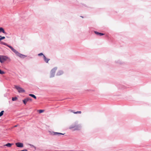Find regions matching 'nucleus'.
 Listing matches in <instances>:
<instances>
[{
	"label": "nucleus",
	"instance_id": "obj_6",
	"mask_svg": "<svg viewBox=\"0 0 151 151\" xmlns=\"http://www.w3.org/2000/svg\"><path fill=\"white\" fill-rule=\"evenodd\" d=\"M15 145L16 146L18 147H24V145L22 143L20 142H17L15 143Z\"/></svg>",
	"mask_w": 151,
	"mask_h": 151
},
{
	"label": "nucleus",
	"instance_id": "obj_15",
	"mask_svg": "<svg viewBox=\"0 0 151 151\" xmlns=\"http://www.w3.org/2000/svg\"><path fill=\"white\" fill-rule=\"evenodd\" d=\"M28 101V99L26 98L22 100V102L24 104L26 105L27 102Z\"/></svg>",
	"mask_w": 151,
	"mask_h": 151
},
{
	"label": "nucleus",
	"instance_id": "obj_3",
	"mask_svg": "<svg viewBox=\"0 0 151 151\" xmlns=\"http://www.w3.org/2000/svg\"><path fill=\"white\" fill-rule=\"evenodd\" d=\"M8 58V57L7 56L0 55V62L1 63H2Z\"/></svg>",
	"mask_w": 151,
	"mask_h": 151
},
{
	"label": "nucleus",
	"instance_id": "obj_31",
	"mask_svg": "<svg viewBox=\"0 0 151 151\" xmlns=\"http://www.w3.org/2000/svg\"><path fill=\"white\" fill-rule=\"evenodd\" d=\"M81 17H82V18L83 17H82V16H81Z\"/></svg>",
	"mask_w": 151,
	"mask_h": 151
},
{
	"label": "nucleus",
	"instance_id": "obj_1",
	"mask_svg": "<svg viewBox=\"0 0 151 151\" xmlns=\"http://www.w3.org/2000/svg\"><path fill=\"white\" fill-rule=\"evenodd\" d=\"M57 69V67H55L51 70L50 72V78H51L54 77Z\"/></svg>",
	"mask_w": 151,
	"mask_h": 151
},
{
	"label": "nucleus",
	"instance_id": "obj_13",
	"mask_svg": "<svg viewBox=\"0 0 151 151\" xmlns=\"http://www.w3.org/2000/svg\"><path fill=\"white\" fill-rule=\"evenodd\" d=\"M14 145L13 143H8L5 145H4L8 147H11L12 145Z\"/></svg>",
	"mask_w": 151,
	"mask_h": 151
},
{
	"label": "nucleus",
	"instance_id": "obj_26",
	"mask_svg": "<svg viewBox=\"0 0 151 151\" xmlns=\"http://www.w3.org/2000/svg\"><path fill=\"white\" fill-rule=\"evenodd\" d=\"M87 90L88 91H94L93 90Z\"/></svg>",
	"mask_w": 151,
	"mask_h": 151
},
{
	"label": "nucleus",
	"instance_id": "obj_25",
	"mask_svg": "<svg viewBox=\"0 0 151 151\" xmlns=\"http://www.w3.org/2000/svg\"><path fill=\"white\" fill-rule=\"evenodd\" d=\"M26 99H28V101H31L32 100V99H31L30 98H28V97H27V98H26Z\"/></svg>",
	"mask_w": 151,
	"mask_h": 151
},
{
	"label": "nucleus",
	"instance_id": "obj_4",
	"mask_svg": "<svg viewBox=\"0 0 151 151\" xmlns=\"http://www.w3.org/2000/svg\"><path fill=\"white\" fill-rule=\"evenodd\" d=\"M50 135H58L60 136L61 135H64L65 133L63 134L60 132H49Z\"/></svg>",
	"mask_w": 151,
	"mask_h": 151
},
{
	"label": "nucleus",
	"instance_id": "obj_18",
	"mask_svg": "<svg viewBox=\"0 0 151 151\" xmlns=\"http://www.w3.org/2000/svg\"><path fill=\"white\" fill-rule=\"evenodd\" d=\"M0 43L1 44H2V45H6V46H7V45H8V44H7L5 42H2V41H1L0 42Z\"/></svg>",
	"mask_w": 151,
	"mask_h": 151
},
{
	"label": "nucleus",
	"instance_id": "obj_17",
	"mask_svg": "<svg viewBox=\"0 0 151 151\" xmlns=\"http://www.w3.org/2000/svg\"><path fill=\"white\" fill-rule=\"evenodd\" d=\"M71 112L75 114H81V111H77L76 112H74L73 110H71Z\"/></svg>",
	"mask_w": 151,
	"mask_h": 151
},
{
	"label": "nucleus",
	"instance_id": "obj_8",
	"mask_svg": "<svg viewBox=\"0 0 151 151\" xmlns=\"http://www.w3.org/2000/svg\"><path fill=\"white\" fill-rule=\"evenodd\" d=\"M94 32L95 33V34H96L97 35H99L100 36H103L105 35V34L104 33L99 32L96 31H94Z\"/></svg>",
	"mask_w": 151,
	"mask_h": 151
},
{
	"label": "nucleus",
	"instance_id": "obj_21",
	"mask_svg": "<svg viewBox=\"0 0 151 151\" xmlns=\"http://www.w3.org/2000/svg\"><path fill=\"white\" fill-rule=\"evenodd\" d=\"M29 145H30L31 147H33L34 148L35 150H36V147H35V146H34V145H33L32 144H29Z\"/></svg>",
	"mask_w": 151,
	"mask_h": 151
},
{
	"label": "nucleus",
	"instance_id": "obj_10",
	"mask_svg": "<svg viewBox=\"0 0 151 151\" xmlns=\"http://www.w3.org/2000/svg\"><path fill=\"white\" fill-rule=\"evenodd\" d=\"M7 46L8 47H9L10 48L11 50H12V51L13 52H14L15 53L17 51L12 46L9 45L8 44V45Z\"/></svg>",
	"mask_w": 151,
	"mask_h": 151
},
{
	"label": "nucleus",
	"instance_id": "obj_5",
	"mask_svg": "<svg viewBox=\"0 0 151 151\" xmlns=\"http://www.w3.org/2000/svg\"><path fill=\"white\" fill-rule=\"evenodd\" d=\"M15 54L16 55L18 56H19V57H20V58L24 59L25 57H26L27 56V55H24L22 54H21L20 53H19V52H18V51H17L15 53Z\"/></svg>",
	"mask_w": 151,
	"mask_h": 151
},
{
	"label": "nucleus",
	"instance_id": "obj_30",
	"mask_svg": "<svg viewBox=\"0 0 151 151\" xmlns=\"http://www.w3.org/2000/svg\"><path fill=\"white\" fill-rule=\"evenodd\" d=\"M30 58H32V57H30Z\"/></svg>",
	"mask_w": 151,
	"mask_h": 151
},
{
	"label": "nucleus",
	"instance_id": "obj_27",
	"mask_svg": "<svg viewBox=\"0 0 151 151\" xmlns=\"http://www.w3.org/2000/svg\"><path fill=\"white\" fill-rule=\"evenodd\" d=\"M17 127V125H15V126H14V127Z\"/></svg>",
	"mask_w": 151,
	"mask_h": 151
},
{
	"label": "nucleus",
	"instance_id": "obj_20",
	"mask_svg": "<svg viewBox=\"0 0 151 151\" xmlns=\"http://www.w3.org/2000/svg\"><path fill=\"white\" fill-rule=\"evenodd\" d=\"M44 111V110L43 109H40L38 110V111L40 114L42 113Z\"/></svg>",
	"mask_w": 151,
	"mask_h": 151
},
{
	"label": "nucleus",
	"instance_id": "obj_11",
	"mask_svg": "<svg viewBox=\"0 0 151 151\" xmlns=\"http://www.w3.org/2000/svg\"><path fill=\"white\" fill-rule=\"evenodd\" d=\"M43 58L45 62L46 63H48V61L50 60V59L49 58H47L45 55H44Z\"/></svg>",
	"mask_w": 151,
	"mask_h": 151
},
{
	"label": "nucleus",
	"instance_id": "obj_7",
	"mask_svg": "<svg viewBox=\"0 0 151 151\" xmlns=\"http://www.w3.org/2000/svg\"><path fill=\"white\" fill-rule=\"evenodd\" d=\"M75 128V130H80V127L78 126H76V125H71L70 127V129H72V128Z\"/></svg>",
	"mask_w": 151,
	"mask_h": 151
},
{
	"label": "nucleus",
	"instance_id": "obj_22",
	"mask_svg": "<svg viewBox=\"0 0 151 151\" xmlns=\"http://www.w3.org/2000/svg\"><path fill=\"white\" fill-rule=\"evenodd\" d=\"M5 38L4 36H2L1 35H0V40L1 41V40L5 39Z\"/></svg>",
	"mask_w": 151,
	"mask_h": 151
},
{
	"label": "nucleus",
	"instance_id": "obj_29",
	"mask_svg": "<svg viewBox=\"0 0 151 151\" xmlns=\"http://www.w3.org/2000/svg\"><path fill=\"white\" fill-rule=\"evenodd\" d=\"M6 37H7V38H9V37H8V36H6Z\"/></svg>",
	"mask_w": 151,
	"mask_h": 151
},
{
	"label": "nucleus",
	"instance_id": "obj_24",
	"mask_svg": "<svg viewBox=\"0 0 151 151\" xmlns=\"http://www.w3.org/2000/svg\"><path fill=\"white\" fill-rule=\"evenodd\" d=\"M38 56H41L43 55V57L44 56V55H45L43 54L42 52L38 54Z\"/></svg>",
	"mask_w": 151,
	"mask_h": 151
},
{
	"label": "nucleus",
	"instance_id": "obj_9",
	"mask_svg": "<svg viewBox=\"0 0 151 151\" xmlns=\"http://www.w3.org/2000/svg\"><path fill=\"white\" fill-rule=\"evenodd\" d=\"M0 32H2L6 35H7V33L5 32L4 29L2 27H0Z\"/></svg>",
	"mask_w": 151,
	"mask_h": 151
},
{
	"label": "nucleus",
	"instance_id": "obj_16",
	"mask_svg": "<svg viewBox=\"0 0 151 151\" xmlns=\"http://www.w3.org/2000/svg\"><path fill=\"white\" fill-rule=\"evenodd\" d=\"M29 96L32 97L35 99H37L36 96L33 94H29Z\"/></svg>",
	"mask_w": 151,
	"mask_h": 151
},
{
	"label": "nucleus",
	"instance_id": "obj_28",
	"mask_svg": "<svg viewBox=\"0 0 151 151\" xmlns=\"http://www.w3.org/2000/svg\"><path fill=\"white\" fill-rule=\"evenodd\" d=\"M6 37H7V38H9V37H8V36H6Z\"/></svg>",
	"mask_w": 151,
	"mask_h": 151
},
{
	"label": "nucleus",
	"instance_id": "obj_2",
	"mask_svg": "<svg viewBox=\"0 0 151 151\" xmlns=\"http://www.w3.org/2000/svg\"><path fill=\"white\" fill-rule=\"evenodd\" d=\"M14 87L15 88H16L17 90V91L19 93H22L25 92V91L24 90L18 86L15 85Z\"/></svg>",
	"mask_w": 151,
	"mask_h": 151
},
{
	"label": "nucleus",
	"instance_id": "obj_19",
	"mask_svg": "<svg viewBox=\"0 0 151 151\" xmlns=\"http://www.w3.org/2000/svg\"><path fill=\"white\" fill-rule=\"evenodd\" d=\"M17 99V97H13L12 98V100L13 101H16Z\"/></svg>",
	"mask_w": 151,
	"mask_h": 151
},
{
	"label": "nucleus",
	"instance_id": "obj_12",
	"mask_svg": "<svg viewBox=\"0 0 151 151\" xmlns=\"http://www.w3.org/2000/svg\"><path fill=\"white\" fill-rule=\"evenodd\" d=\"M63 72L62 70H59L57 73L56 75L60 76L63 74Z\"/></svg>",
	"mask_w": 151,
	"mask_h": 151
},
{
	"label": "nucleus",
	"instance_id": "obj_23",
	"mask_svg": "<svg viewBox=\"0 0 151 151\" xmlns=\"http://www.w3.org/2000/svg\"><path fill=\"white\" fill-rule=\"evenodd\" d=\"M4 112V111H1L0 112V116H2L3 115Z\"/></svg>",
	"mask_w": 151,
	"mask_h": 151
},
{
	"label": "nucleus",
	"instance_id": "obj_14",
	"mask_svg": "<svg viewBox=\"0 0 151 151\" xmlns=\"http://www.w3.org/2000/svg\"><path fill=\"white\" fill-rule=\"evenodd\" d=\"M115 62L116 63H117L119 64H121L123 63L120 60H117L115 61Z\"/></svg>",
	"mask_w": 151,
	"mask_h": 151
},
{
	"label": "nucleus",
	"instance_id": "obj_32",
	"mask_svg": "<svg viewBox=\"0 0 151 151\" xmlns=\"http://www.w3.org/2000/svg\"><path fill=\"white\" fill-rule=\"evenodd\" d=\"M1 41V40H0V42Z\"/></svg>",
	"mask_w": 151,
	"mask_h": 151
}]
</instances>
